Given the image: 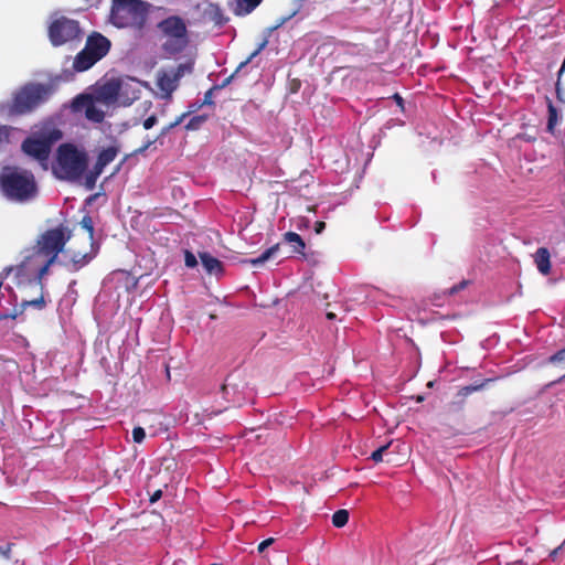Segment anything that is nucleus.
<instances>
[{"instance_id": "obj_47", "label": "nucleus", "mask_w": 565, "mask_h": 565, "mask_svg": "<svg viewBox=\"0 0 565 565\" xmlns=\"http://www.w3.org/2000/svg\"><path fill=\"white\" fill-rule=\"evenodd\" d=\"M326 316L329 320H334L337 318V315L333 311H328Z\"/></svg>"}, {"instance_id": "obj_28", "label": "nucleus", "mask_w": 565, "mask_h": 565, "mask_svg": "<svg viewBox=\"0 0 565 565\" xmlns=\"http://www.w3.org/2000/svg\"><path fill=\"white\" fill-rule=\"evenodd\" d=\"M207 120L206 115H198L192 117L185 125L186 130H198Z\"/></svg>"}, {"instance_id": "obj_29", "label": "nucleus", "mask_w": 565, "mask_h": 565, "mask_svg": "<svg viewBox=\"0 0 565 565\" xmlns=\"http://www.w3.org/2000/svg\"><path fill=\"white\" fill-rule=\"evenodd\" d=\"M46 258H47L46 262L39 269L38 276H36V279H38L39 285L41 286V289L43 288V285H42L43 278L45 277V275H47L50 267L56 262V259H53L51 257H46Z\"/></svg>"}, {"instance_id": "obj_18", "label": "nucleus", "mask_w": 565, "mask_h": 565, "mask_svg": "<svg viewBox=\"0 0 565 565\" xmlns=\"http://www.w3.org/2000/svg\"><path fill=\"white\" fill-rule=\"evenodd\" d=\"M93 258L94 255L89 253H73L70 260L64 263V266L74 273L86 266Z\"/></svg>"}, {"instance_id": "obj_16", "label": "nucleus", "mask_w": 565, "mask_h": 565, "mask_svg": "<svg viewBox=\"0 0 565 565\" xmlns=\"http://www.w3.org/2000/svg\"><path fill=\"white\" fill-rule=\"evenodd\" d=\"M534 263L537 270L546 276L551 273V254L546 247H540L534 254Z\"/></svg>"}, {"instance_id": "obj_30", "label": "nucleus", "mask_w": 565, "mask_h": 565, "mask_svg": "<svg viewBox=\"0 0 565 565\" xmlns=\"http://www.w3.org/2000/svg\"><path fill=\"white\" fill-rule=\"evenodd\" d=\"M12 128L6 125H0V150L10 143V135Z\"/></svg>"}, {"instance_id": "obj_45", "label": "nucleus", "mask_w": 565, "mask_h": 565, "mask_svg": "<svg viewBox=\"0 0 565 565\" xmlns=\"http://www.w3.org/2000/svg\"><path fill=\"white\" fill-rule=\"evenodd\" d=\"M394 100L396 102V104L402 108L404 109V99L403 97L399 95V94H394L393 96Z\"/></svg>"}, {"instance_id": "obj_4", "label": "nucleus", "mask_w": 565, "mask_h": 565, "mask_svg": "<svg viewBox=\"0 0 565 565\" xmlns=\"http://www.w3.org/2000/svg\"><path fill=\"white\" fill-rule=\"evenodd\" d=\"M87 168V156L72 143H62L57 148L54 174L61 180L76 181Z\"/></svg>"}, {"instance_id": "obj_20", "label": "nucleus", "mask_w": 565, "mask_h": 565, "mask_svg": "<svg viewBox=\"0 0 565 565\" xmlns=\"http://www.w3.org/2000/svg\"><path fill=\"white\" fill-rule=\"evenodd\" d=\"M282 241L291 246L294 254L305 256L306 243L299 234L287 232L282 235Z\"/></svg>"}, {"instance_id": "obj_42", "label": "nucleus", "mask_w": 565, "mask_h": 565, "mask_svg": "<svg viewBox=\"0 0 565 565\" xmlns=\"http://www.w3.org/2000/svg\"><path fill=\"white\" fill-rule=\"evenodd\" d=\"M20 315V310H14L12 313H0V321L6 319H17Z\"/></svg>"}, {"instance_id": "obj_37", "label": "nucleus", "mask_w": 565, "mask_h": 565, "mask_svg": "<svg viewBox=\"0 0 565 565\" xmlns=\"http://www.w3.org/2000/svg\"><path fill=\"white\" fill-rule=\"evenodd\" d=\"M13 546V543H8L7 545L0 546V555L3 556L6 559H10Z\"/></svg>"}, {"instance_id": "obj_2", "label": "nucleus", "mask_w": 565, "mask_h": 565, "mask_svg": "<svg viewBox=\"0 0 565 565\" xmlns=\"http://www.w3.org/2000/svg\"><path fill=\"white\" fill-rule=\"evenodd\" d=\"M55 90L56 87L53 83H26L13 94L9 111L11 115L32 113L46 103Z\"/></svg>"}, {"instance_id": "obj_11", "label": "nucleus", "mask_w": 565, "mask_h": 565, "mask_svg": "<svg viewBox=\"0 0 565 565\" xmlns=\"http://www.w3.org/2000/svg\"><path fill=\"white\" fill-rule=\"evenodd\" d=\"M72 107L74 111L84 110L86 118L93 122L99 124L105 118V113L95 105L89 95L82 94L76 96L73 99Z\"/></svg>"}, {"instance_id": "obj_25", "label": "nucleus", "mask_w": 565, "mask_h": 565, "mask_svg": "<svg viewBox=\"0 0 565 565\" xmlns=\"http://www.w3.org/2000/svg\"><path fill=\"white\" fill-rule=\"evenodd\" d=\"M29 307H34L38 310L44 309L46 307V301H45L43 295H41L39 298L33 299V300H24V301H22L20 313H23L24 310L26 308H29Z\"/></svg>"}, {"instance_id": "obj_7", "label": "nucleus", "mask_w": 565, "mask_h": 565, "mask_svg": "<svg viewBox=\"0 0 565 565\" xmlns=\"http://www.w3.org/2000/svg\"><path fill=\"white\" fill-rule=\"evenodd\" d=\"M111 47V42L99 32L90 33L85 46L77 53L73 62L76 72H85L104 58Z\"/></svg>"}, {"instance_id": "obj_21", "label": "nucleus", "mask_w": 565, "mask_h": 565, "mask_svg": "<svg viewBox=\"0 0 565 565\" xmlns=\"http://www.w3.org/2000/svg\"><path fill=\"white\" fill-rule=\"evenodd\" d=\"M263 0H235L236 6L234 8V14L244 17L252 13Z\"/></svg>"}, {"instance_id": "obj_46", "label": "nucleus", "mask_w": 565, "mask_h": 565, "mask_svg": "<svg viewBox=\"0 0 565 565\" xmlns=\"http://www.w3.org/2000/svg\"><path fill=\"white\" fill-rule=\"evenodd\" d=\"M161 494H162L161 490H157V491L152 494V497H151L150 501H151V502H156L157 500H159V499L161 498Z\"/></svg>"}, {"instance_id": "obj_50", "label": "nucleus", "mask_w": 565, "mask_h": 565, "mask_svg": "<svg viewBox=\"0 0 565 565\" xmlns=\"http://www.w3.org/2000/svg\"><path fill=\"white\" fill-rule=\"evenodd\" d=\"M210 565H220V564H217V563H212V564H210Z\"/></svg>"}, {"instance_id": "obj_6", "label": "nucleus", "mask_w": 565, "mask_h": 565, "mask_svg": "<svg viewBox=\"0 0 565 565\" xmlns=\"http://www.w3.org/2000/svg\"><path fill=\"white\" fill-rule=\"evenodd\" d=\"M149 7L142 0H113L109 21L117 28H141Z\"/></svg>"}, {"instance_id": "obj_19", "label": "nucleus", "mask_w": 565, "mask_h": 565, "mask_svg": "<svg viewBox=\"0 0 565 565\" xmlns=\"http://www.w3.org/2000/svg\"><path fill=\"white\" fill-rule=\"evenodd\" d=\"M268 44V39L265 38L263 39V41L257 45V47L249 54V56L243 61L242 63H239L238 67L236 68V71L230 76L227 77L226 79H224V82L222 83V85L220 86H214V88H223L225 87L226 85H228L231 83V81L233 79L234 75L239 72V70H242L244 66H246L248 63H250Z\"/></svg>"}, {"instance_id": "obj_48", "label": "nucleus", "mask_w": 565, "mask_h": 565, "mask_svg": "<svg viewBox=\"0 0 565 565\" xmlns=\"http://www.w3.org/2000/svg\"><path fill=\"white\" fill-rule=\"evenodd\" d=\"M562 546H558L556 547L555 550H553L550 554V556L554 559L558 553V551L561 550Z\"/></svg>"}, {"instance_id": "obj_10", "label": "nucleus", "mask_w": 565, "mask_h": 565, "mask_svg": "<svg viewBox=\"0 0 565 565\" xmlns=\"http://www.w3.org/2000/svg\"><path fill=\"white\" fill-rule=\"evenodd\" d=\"M185 72H191V67L186 64H179L169 71H162L158 74L157 86L169 98L178 88L179 81L184 76Z\"/></svg>"}, {"instance_id": "obj_12", "label": "nucleus", "mask_w": 565, "mask_h": 565, "mask_svg": "<svg viewBox=\"0 0 565 565\" xmlns=\"http://www.w3.org/2000/svg\"><path fill=\"white\" fill-rule=\"evenodd\" d=\"M120 95H118V104L121 106H130L140 96V83L134 78H119Z\"/></svg>"}, {"instance_id": "obj_1", "label": "nucleus", "mask_w": 565, "mask_h": 565, "mask_svg": "<svg viewBox=\"0 0 565 565\" xmlns=\"http://www.w3.org/2000/svg\"><path fill=\"white\" fill-rule=\"evenodd\" d=\"M3 194L12 201L26 202L38 194L35 178L31 171L15 167H4L0 173Z\"/></svg>"}, {"instance_id": "obj_27", "label": "nucleus", "mask_w": 565, "mask_h": 565, "mask_svg": "<svg viewBox=\"0 0 565 565\" xmlns=\"http://www.w3.org/2000/svg\"><path fill=\"white\" fill-rule=\"evenodd\" d=\"M349 521V512L344 509L335 511L332 515V524L335 527H343Z\"/></svg>"}, {"instance_id": "obj_38", "label": "nucleus", "mask_w": 565, "mask_h": 565, "mask_svg": "<svg viewBox=\"0 0 565 565\" xmlns=\"http://www.w3.org/2000/svg\"><path fill=\"white\" fill-rule=\"evenodd\" d=\"M468 285V280H462L460 281L459 284L452 286L450 289H449V295H455L457 292H459L460 290L465 289Z\"/></svg>"}, {"instance_id": "obj_49", "label": "nucleus", "mask_w": 565, "mask_h": 565, "mask_svg": "<svg viewBox=\"0 0 565 565\" xmlns=\"http://www.w3.org/2000/svg\"><path fill=\"white\" fill-rule=\"evenodd\" d=\"M289 18H285L280 21V23H278L275 29H277L278 26H280L282 23H285Z\"/></svg>"}, {"instance_id": "obj_13", "label": "nucleus", "mask_w": 565, "mask_h": 565, "mask_svg": "<svg viewBox=\"0 0 565 565\" xmlns=\"http://www.w3.org/2000/svg\"><path fill=\"white\" fill-rule=\"evenodd\" d=\"M118 95H120L119 78L106 82L96 93L97 99L107 105L118 104Z\"/></svg>"}, {"instance_id": "obj_22", "label": "nucleus", "mask_w": 565, "mask_h": 565, "mask_svg": "<svg viewBox=\"0 0 565 565\" xmlns=\"http://www.w3.org/2000/svg\"><path fill=\"white\" fill-rule=\"evenodd\" d=\"M280 249V244H275L271 247L264 250L258 257L252 258V259H245L243 263L250 264L253 266H259L263 265L265 262L274 257L278 250Z\"/></svg>"}, {"instance_id": "obj_31", "label": "nucleus", "mask_w": 565, "mask_h": 565, "mask_svg": "<svg viewBox=\"0 0 565 565\" xmlns=\"http://www.w3.org/2000/svg\"><path fill=\"white\" fill-rule=\"evenodd\" d=\"M196 108H193V109H190L189 111L186 113H183L182 115H180L179 117L175 118L174 121L170 122L167 127H164L161 131V136H164L167 135L171 129L175 128L177 126H179L186 116H189L192 111H194Z\"/></svg>"}, {"instance_id": "obj_44", "label": "nucleus", "mask_w": 565, "mask_h": 565, "mask_svg": "<svg viewBox=\"0 0 565 565\" xmlns=\"http://www.w3.org/2000/svg\"><path fill=\"white\" fill-rule=\"evenodd\" d=\"M324 228H326V223H324V222H322V221H317V222L315 223V232H316L317 234L322 233V231H323Z\"/></svg>"}, {"instance_id": "obj_36", "label": "nucleus", "mask_w": 565, "mask_h": 565, "mask_svg": "<svg viewBox=\"0 0 565 565\" xmlns=\"http://www.w3.org/2000/svg\"><path fill=\"white\" fill-rule=\"evenodd\" d=\"M551 362L565 364V348L557 351L555 354H553L551 356Z\"/></svg>"}, {"instance_id": "obj_41", "label": "nucleus", "mask_w": 565, "mask_h": 565, "mask_svg": "<svg viewBox=\"0 0 565 565\" xmlns=\"http://www.w3.org/2000/svg\"><path fill=\"white\" fill-rule=\"evenodd\" d=\"M214 89H215V88H214V87H212V88H210V89L204 94V98H203L202 105H213V104H214V102H213V99H212V95H213V90H214Z\"/></svg>"}, {"instance_id": "obj_33", "label": "nucleus", "mask_w": 565, "mask_h": 565, "mask_svg": "<svg viewBox=\"0 0 565 565\" xmlns=\"http://www.w3.org/2000/svg\"><path fill=\"white\" fill-rule=\"evenodd\" d=\"M146 437L145 429L140 426L132 429V439L137 444H141Z\"/></svg>"}, {"instance_id": "obj_40", "label": "nucleus", "mask_w": 565, "mask_h": 565, "mask_svg": "<svg viewBox=\"0 0 565 565\" xmlns=\"http://www.w3.org/2000/svg\"><path fill=\"white\" fill-rule=\"evenodd\" d=\"M275 542V539L274 537H269V539H266L264 540L263 542H260L258 544V552L259 553H263L267 547H269L273 543Z\"/></svg>"}, {"instance_id": "obj_15", "label": "nucleus", "mask_w": 565, "mask_h": 565, "mask_svg": "<svg viewBox=\"0 0 565 565\" xmlns=\"http://www.w3.org/2000/svg\"><path fill=\"white\" fill-rule=\"evenodd\" d=\"M202 266L209 275H218L223 273V264L221 260L212 256L207 252L199 253Z\"/></svg>"}, {"instance_id": "obj_34", "label": "nucleus", "mask_w": 565, "mask_h": 565, "mask_svg": "<svg viewBox=\"0 0 565 565\" xmlns=\"http://www.w3.org/2000/svg\"><path fill=\"white\" fill-rule=\"evenodd\" d=\"M390 447V444L387 445H384V446H381L380 448H377L376 450H374L372 454H371V459L375 462H380L383 460V452L385 450H387Z\"/></svg>"}, {"instance_id": "obj_35", "label": "nucleus", "mask_w": 565, "mask_h": 565, "mask_svg": "<svg viewBox=\"0 0 565 565\" xmlns=\"http://www.w3.org/2000/svg\"><path fill=\"white\" fill-rule=\"evenodd\" d=\"M184 263H185L186 267H190V268L195 267L198 265V260H196L195 255L192 252H190V250H185V253H184Z\"/></svg>"}, {"instance_id": "obj_26", "label": "nucleus", "mask_w": 565, "mask_h": 565, "mask_svg": "<svg viewBox=\"0 0 565 565\" xmlns=\"http://www.w3.org/2000/svg\"><path fill=\"white\" fill-rule=\"evenodd\" d=\"M104 169H98V166L97 163H95L93 170H90L86 177H85V186L88 189V190H93L95 188V184H96V180L97 178L100 175V173L103 172Z\"/></svg>"}, {"instance_id": "obj_5", "label": "nucleus", "mask_w": 565, "mask_h": 565, "mask_svg": "<svg viewBox=\"0 0 565 565\" xmlns=\"http://www.w3.org/2000/svg\"><path fill=\"white\" fill-rule=\"evenodd\" d=\"M157 30L163 42L164 53L175 55L185 50L189 44L188 26L183 18L170 15L157 23Z\"/></svg>"}, {"instance_id": "obj_39", "label": "nucleus", "mask_w": 565, "mask_h": 565, "mask_svg": "<svg viewBox=\"0 0 565 565\" xmlns=\"http://www.w3.org/2000/svg\"><path fill=\"white\" fill-rule=\"evenodd\" d=\"M157 124V117L154 115L149 116L142 122L145 129H151Z\"/></svg>"}, {"instance_id": "obj_14", "label": "nucleus", "mask_w": 565, "mask_h": 565, "mask_svg": "<svg viewBox=\"0 0 565 565\" xmlns=\"http://www.w3.org/2000/svg\"><path fill=\"white\" fill-rule=\"evenodd\" d=\"M493 380L492 379H486L484 381H482L481 383H478V384H470V385H467V386H463L461 387L458 393H457V397L459 398L458 401H452L450 404H449V409L451 412H461L465 407V399L472 393L475 392H479L481 390H483L486 387V385L489 383V382H492Z\"/></svg>"}, {"instance_id": "obj_9", "label": "nucleus", "mask_w": 565, "mask_h": 565, "mask_svg": "<svg viewBox=\"0 0 565 565\" xmlns=\"http://www.w3.org/2000/svg\"><path fill=\"white\" fill-rule=\"evenodd\" d=\"M83 31L76 20L66 17L55 19L49 26V38L54 46L79 41Z\"/></svg>"}, {"instance_id": "obj_32", "label": "nucleus", "mask_w": 565, "mask_h": 565, "mask_svg": "<svg viewBox=\"0 0 565 565\" xmlns=\"http://www.w3.org/2000/svg\"><path fill=\"white\" fill-rule=\"evenodd\" d=\"M79 224L84 230L87 231L89 241H93L95 231H94V224H93L92 217L89 215L83 216Z\"/></svg>"}, {"instance_id": "obj_23", "label": "nucleus", "mask_w": 565, "mask_h": 565, "mask_svg": "<svg viewBox=\"0 0 565 565\" xmlns=\"http://www.w3.org/2000/svg\"><path fill=\"white\" fill-rule=\"evenodd\" d=\"M546 104H547V125L546 130L550 134H554L555 127L558 122V111L557 108L554 106L551 98L546 97Z\"/></svg>"}, {"instance_id": "obj_8", "label": "nucleus", "mask_w": 565, "mask_h": 565, "mask_svg": "<svg viewBox=\"0 0 565 565\" xmlns=\"http://www.w3.org/2000/svg\"><path fill=\"white\" fill-rule=\"evenodd\" d=\"M71 237L72 232L63 225L55 228H49L39 237L35 246V253L38 255L57 259L58 254L64 250V247Z\"/></svg>"}, {"instance_id": "obj_24", "label": "nucleus", "mask_w": 565, "mask_h": 565, "mask_svg": "<svg viewBox=\"0 0 565 565\" xmlns=\"http://www.w3.org/2000/svg\"><path fill=\"white\" fill-rule=\"evenodd\" d=\"M118 153V149L116 147H108L103 149L97 157V166L98 169H104L107 164L115 160Z\"/></svg>"}, {"instance_id": "obj_17", "label": "nucleus", "mask_w": 565, "mask_h": 565, "mask_svg": "<svg viewBox=\"0 0 565 565\" xmlns=\"http://www.w3.org/2000/svg\"><path fill=\"white\" fill-rule=\"evenodd\" d=\"M224 397L232 402L234 405H241L244 402V397L238 392V384L233 383L230 379L221 387Z\"/></svg>"}, {"instance_id": "obj_3", "label": "nucleus", "mask_w": 565, "mask_h": 565, "mask_svg": "<svg viewBox=\"0 0 565 565\" xmlns=\"http://www.w3.org/2000/svg\"><path fill=\"white\" fill-rule=\"evenodd\" d=\"M62 137V131L53 122L47 121L22 141L21 149L26 156L36 160L46 169L52 147L61 140Z\"/></svg>"}, {"instance_id": "obj_43", "label": "nucleus", "mask_w": 565, "mask_h": 565, "mask_svg": "<svg viewBox=\"0 0 565 565\" xmlns=\"http://www.w3.org/2000/svg\"><path fill=\"white\" fill-rule=\"evenodd\" d=\"M156 142V139H152V140H148L143 146H141L140 148L136 149L134 151L135 154H138V153H143L152 143Z\"/></svg>"}]
</instances>
